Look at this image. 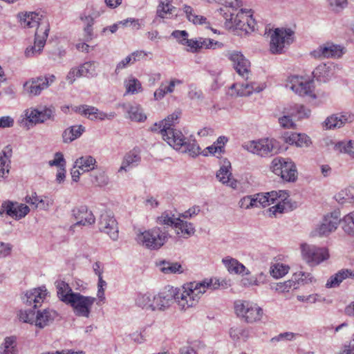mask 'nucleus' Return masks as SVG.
<instances>
[{
    "label": "nucleus",
    "instance_id": "obj_45",
    "mask_svg": "<svg viewBox=\"0 0 354 354\" xmlns=\"http://www.w3.org/2000/svg\"><path fill=\"white\" fill-rule=\"evenodd\" d=\"M159 4L156 15L160 18H165L166 15L172 14L175 7L171 5L172 0H158Z\"/></svg>",
    "mask_w": 354,
    "mask_h": 354
},
{
    "label": "nucleus",
    "instance_id": "obj_1",
    "mask_svg": "<svg viewBox=\"0 0 354 354\" xmlns=\"http://www.w3.org/2000/svg\"><path fill=\"white\" fill-rule=\"evenodd\" d=\"M154 311H165L176 302L181 309L195 307L199 302V282L192 281L180 288L165 286L153 297Z\"/></svg>",
    "mask_w": 354,
    "mask_h": 354
},
{
    "label": "nucleus",
    "instance_id": "obj_31",
    "mask_svg": "<svg viewBox=\"0 0 354 354\" xmlns=\"http://www.w3.org/2000/svg\"><path fill=\"white\" fill-rule=\"evenodd\" d=\"M140 160L141 157L135 149L129 151L124 156L118 172L127 171L130 169L138 165Z\"/></svg>",
    "mask_w": 354,
    "mask_h": 354
},
{
    "label": "nucleus",
    "instance_id": "obj_54",
    "mask_svg": "<svg viewBox=\"0 0 354 354\" xmlns=\"http://www.w3.org/2000/svg\"><path fill=\"white\" fill-rule=\"evenodd\" d=\"M223 46V44L222 43L214 41L212 39L201 37V49H216Z\"/></svg>",
    "mask_w": 354,
    "mask_h": 354
},
{
    "label": "nucleus",
    "instance_id": "obj_6",
    "mask_svg": "<svg viewBox=\"0 0 354 354\" xmlns=\"http://www.w3.org/2000/svg\"><path fill=\"white\" fill-rule=\"evenodd\" d=\"M169 236L165 227H156L149 230L140 232L136 240L138 243L150 250H157L162 247Z\"/></svg>",
    "mask_w": 354,
    "mask_h": 354
},
{
    "label": "nucleus",
    "instance_id": "obj_11",
    "mask_svg": "<svg viewBox=\"0 0 354 354\" xmlns=\"http://www.w3.org/2000/svg\"><path fill=\"white\" fill-rule=\"evenodd\" d=\"M293 31L290 29L276 28L271 35L270 51L273 54H281L286 46L293 41Z\"/></svg>",
    "mask_w": 354,
    "mask_h": 354
},
{
    "label": "nucleus",
    "instance_id": "obj_39",
    "mask_svg": "<svg viewBox=\"0 0 354 354\" xmlns=\"http://www.w3.org/2000/svg\"><path fill=\"white\" fill-rule=\"evenodd\" d=\"M124 86L126 89L125 94L134 95L142 91L141 82L133 75L128 76L124 80Z\"/></svg>",
    "mask_w": 354,
    "mask_h": 354
},
{
    "label": "nucleus",
    "instance_id": "obj_55",
    "mask_svg": "<svg viewBox=\"0 0 354 354\" xmlns=\"http://www.w3.org/2000/svg\"><path fill=\"white\" fill-rule=\"evenodd\" d=\"M50 166H56L59 169L60 167H65L66 160L64 158L62 153L56 152L54 158L48 162Z\"/></svg>",
    "mask_w": 354,
    "mask_h": 354
},
{
    "label": "nucleus",
    "instance_id": "obj_32",
    "mask_svg": "<svg viewBox=\"0 0 354 354\" xmlns=\"http://www.w3.org/2000/svg\"><path fill=\"white\" fill-rule=\"evenodd\" d=\"M160 270L166 274H182L184 268L178 262L162 260L158 264Z\"/></svg>",
    "mask_w": 354,
    "mask_h": 354
},
{
    "label": "nucleus",
    "instance_id": "obj_22",
    "mask_svg": "<svg viewBox=\"0 0 354 354\" xmlns=\"http://www.w3.org/2000/svg\"><path fill=\"white\" fill-rule=\"evenodd\" d=\"M290 88L301 96L308 95L315 99L316 95L313 93V82L304 80L303 77H293L291 80Z\"/></svg>",
    "mask_w": 354,
    "mask_h": 354
},
{
    "label": "nucleus",
    "instance_id": "obj_19",
    "mask_svg": "<svg viewBox=\"0 0 354 354\" xmlns=\"http://www.w3.org/2000/svg\"><path fill=\"white\" fill-rule=\"evenodd\" d=\"M311 55L315 58H338L343 54V48L341 46L327 42L320 45L317 49L311 52Z\"/></svg>",
    "mask_w": 354,
    "mask_h": 354
},
{
    "label": "nucleus",
    "instance_id": "obj_33",
    "mask_svg": "<svg viewBox=\"0 0 354 354\" xmlns=\"http://www.w3.org/2000/svg\"><path fill=\"white\" fill-rule=\"evenodd\" d=\"M55 285L57 289V297L62 301L67 304L68 300L71 299L70 297L75 295V292H73L69 285L62 280H57L55 282Z\"/></svg>",
    "mask_w": 354,
    "mask_h": 354
},
{
    "label": "nucleus",
    "instance_id": "obj_43",
    "mask_svg": "<svg viewBox=\"0 0 354 354\" xmlns=\"http://www.w3.org/2000/svg\"><path fill=\"white\" fill-rule=\"evenodd\" d=\"M176 224L175 230L177 234L188 237L194 233V228L192 223L183 221L180 218Z\"/></svg>",
    "mask_w": 354,
    "mask_h": 354
},
{
    "label": "nucleus",
    "instance_id": "obj_52",
    "mask_svg": "<svg viewBox=\"0 0 354 354\" xmlns=\"http://www.w3.org/2000/svg\"><path fill=\"white\" fill-rule=\"evenodd\" d=\"M281 114L282 115L279 116L278 118V122L280 126L286 129H295L296 127V124L290 115L286 113Z\"/></svg>",
    "mask_w": 354,
    "mask_h": 354
},
{
    "label": "nucleus",
    "instance_id": "obj_7",
    "mask_svg": "<svg viewBox=\"0 0 354 354\" xmlns=\"http://www.w3.org/2000/svg\"><path fill=\"white\" fill-rule=\"evenodd\" d=\"M236 315L248 324L261 321L263 312L257 304L246 300H236L234 302Z\"/></svg>",
    "mask_w": 354,
    "mask_h": 354
},
{
    "label": "nucleus",
    "instance_id": "obj_29",
    "mask_svg": "<svg viewBox=\"0 0 354 354\" xmlns=\"http://www.w3.org/2000/svg\"><path fill=\"white\" fill-rule=\"evenodd\" d=\"M313 78L319 82H326L333 75L332 64H322L313 71Z\"/></svg>",
    "mask_w": 354,
    "mask_h": 354
},
{
    "label": "nucleus",
    "instance_id": "obj_17",
    "mask_svg": "<svg viewBox=\"0 0 354 354\" xmlns=\"http://www.w3.org/2000/svg\"><path fill=\"white\" fill-rule=\"evenodd\" d=\"M18 17L20 19L21 25L24 28H37L36 32L42 34L44 30L41 27L48 23L44 20V16L39 12H26L19 13Z\"/></svg>",
    "mask_w": 354,
    "mask_h": 354
},
{
    "label": "nucleus",
    "instance_id": "obj_9",
    "mask_svg": "<svg viewBox=\"0 0 354 354\" xmlns=\"http://www.w3.org/2000/svg\"><path fill=\"white\" fill-rule=\"evenodd\" d=\"M68 300V305H70L75 315L78 317L88 318L91 308L96 299L93 297L84 296L79 292L75 293Z\"/></svg>",
    "mask_w": 354,
    "mask_h": 354
},
{
    "label": "nucleus",
    "instance_id": "obj_51",
    "mask_svg": "<svg viewBox=\"0 0 354 354\" xmlns=\"http://www.w3.org/2000/svg\"><path fill=\"white\" fill-rule=\"evenodd\" d=\"M230 337L233 340L243 339L246 340L249 337V331L242 328H231L230 330Z\"/></svg>",
    "mask_w": 354,
    "mask_h": 354
},
{
    "label": "nucleus",
    "instance_id": "obj_58",
    "mask_svg": "<svg viewBox=\"0 0 354 354\" xmlns=\"http://www.w3.org/2000/svg\"><path fill=\"white\" fill-rule=\"evenodd\" d=\"M171 36L175 38L178 44L183 45L187 41L189 34L186 30H176L171 32Z\"/></svg>",
    "mask_w": 354,
    "mask_h": 354
},
{
    "label": "nucleus",
    "instance_id": "obj_59",
    "mask_svg": "<svg viewBox=\"0 0 354 354\" xmlns=\"http://www.w3.org/2000/svg\"><path fill=\"white\" fill-rule=\"evenodd\" d=\"M15 205L10 201H6L3 202V207L5 208L6 215L9 216L15 219L17 214H15Z\"/></svg>",
    "mask_w": 354,
    "mask_h": 354
},
{
    "label": "nucleus",
    "instance_id": "obj_25",
    "mask_svg": "<svg viewBox=\"0 0 354 354\" xmlns=\"http://www.w3.org/2000/svg\"><path fill=\"white\" fill-rule=\"evenodd\" d=\"M282 138L285 142L298 147H308L312 144L310 138L305 133H286Z\"/></svg>",
    "mask_w": 354,
    "mask_h": 354
},
{
    "label": "nucleus",
    "instance_id": "obj_23",
    "mask_svg": "<svg viewBox=\"0 0 354 354\" xmlns=\"http://www.w3.org/2000/svg\"><path fill=\"white\" fill-rule=\"evenodd\" d=\"M281 113L290 115L294 120H301L308 118L310 115L311 111L300 104H290L282 107Z\"/></svg>",
    "mask_w": 354,
    "mask_h": 354
},
{
    "label": "nucleus",
    "instance_id": "obj_14",
    "mask_svg": "<svg viewBox=\"0 0 354 354\" xmlns=\"http://www.w3.org/2000/svg\"><path fill=\"white\" fill-rule=\"evenodd\" d=\"M55 79L53 75L32 78L24 84V92L30 97L39 95L55 81Z\"/></svg>",
    "mask_w": 354,
    "mask_h": 354
},
{
    "label": "nucleus",
    "instance_id": "obj_2",
    "mask_svg": "<svg viewBox=\"0 0 354 354\" xmlns=\"http://www.w3.org/2000/svg\"><path fill=\"white\" fill-rule=\"evenodd\" d=\"M225 8H220L219 12L225 19V26L227 28H234L246 33L254 31L256 21L252 17L251 10L237 9L241 6L239 0H225Z\"/></svg>",
    "mask_w": 354,
    "mask_h": 354
},
{
    "label": "nucleus",
    "instance_id": "obj_38",
    "mask_svg": "<svg viewBox=\"0 0 354 354\" xmlns=\"http://www.w3.org/2000/svg\"><path fill=\"white\" fill-rule=\"evenodd\" d=\"M85 128L82 125L72 126L65 129L62 133L63 142L69 143L80 137Z\"/></svg>",
    "mask_w": 354,
    "mask_h": 354
},
{
    "label": "nucleus",
    "instance_id": "obj_26",
    "mask_svg": "<svg viewBox=\"0 0 354 354\" xmlns=\"http://www.w3.org/2000/svg\"><path fill=\"white\" fill-rule=\"evenodd\" d=\"M57 316V313L50 308L37 310L36 315V326L43 328L52 324Z\"/></svg>",
    "mask_w": 354,
    "mask_h": 354
},
{
    "label": "nucleus",
    "instance_id": "obj_60",
    "mask_svg": "<svg viewBox=\"0 0 354 354\" xmlns=\"http://www.w3.org/2000/svg\"><path fill=\"white\" fill-rule=\"evenodd\" d=\"M239 206L245 209L256 207V201L254 199V196H246L242 198L239 201Z\"/></svg>",
    "mask_w": 354,
    "mask_h": 354
},
{
    "label": "nucleus",
    "instance_id": "obj_49",
    "mask_svg": "<svg viewBox=\"0 0 354 354\" xmlns=\"http://www.w3.org/2000/svg\"><path fill=\"white\" fill-rule=\"evenodd\" d=\"M288 270L289 267L288 266L283 263H276L271 266L270 274L274 278L279 279L286 275Z\"/></svg>",
    "mask_w": 354,
    "mask_h": 354
},
{
    "label": "nucleus",
    "instance_id": "obj_21",
    "mask_svg": "<svg viewBox=\"0 0 354 354\" xmlns=\"http://www.w3.org/2000/svg\"><path fill=\"white\" fill-rule=\"evenodd\" d=\"M40 29L44 30V31L42 34H39V32H35L34 45L28 47L25 51L26 57L39 55L44 47L50 30L49 24H44Z\"/></svg>",
    "mask_w": 354,
    "mask_h": 354
},
{
    "label": "nucleus",
    "instance_id": "obj_20",
    "mask_svg": "<svg viewBox=\"0 0 354 354\" xmlns=\"http://www.w3.org/2000/svg\"><path fill=\"white\" fill-rule=\"evenodd\" d=\"M72 216L77 221L71 226V230H74L76 227L81 225H92L95 221V218L93 213L88 211L86 206L75 207L72 210Z\"/></svg>",
    "mask_w": 354,
    "mask_h": 354
},
{
    "label": "nucleus",
    "instance_id": "obj_18",
    "mask_svg": "<svg viewBox=\"0 0 354 354\" xmlns=\"http://www.w3.org/2000/svg\"><path fill=\"white\" fill-rule=\"evenodd\" d=\"M353 121L354 115L347 112L337 113L328 116L322 123V127L328 130L339 129Z\"/></svg>",
    "mask_w": 354,
    "mask_h": 354
},
{
    "label": "nucleus",
    "instance_id": "obj_24",
    "mask_svg": "<svg viewBox=\"0 0 354 354\" xmlns=\"http://www.w3.org/2000/svg\"><path fill=\"white\" fill-rule=\"evenodd\" d=\"M230 169V162L225 159L220 169L216 173V178L223 184H226L227 186L234 189L236 187L237 181L232 177Z\"/></svg>",
    "mask_w": 354,
    "mask_h": 354
},
{
    "label": "nucleus",
    "instance_id": "obj_15",
    "mask_svg": "<svg viewBox=\"0 0 354 354\" xmlns=\"http://www.w3.org/2000/svg\"><path fill=\"white\" fill-rule=\"evenodd\" d=\"M266 194L270 204H273L275 202L277 203L275 205L269 209L272 214L276 215L277 213H283L290 209V201L288 200L289 195L286 191H272Z\"/></svg>",
    "mask_w": 354,
    "mask_h": 354
},
{
    "label": "nucleus",
    "instance_id": "obj_40",
    "mask_svg": "<svg viewBox=\"0 0 354 354\" xmlns=\"http://www.w3.org/2000/svg\"><path fill=\"white\" fill-rule=\"evenodd\" d=\"M178 221H180L179 217H176L174 214L167 211L164 212L161 216H158L157 218V223L165 227L167 231L169 227H174L175 229Z\"/></svg>",
    "mask_w": 354,
    "mask_h": 354
},
{
    "label": "nucleus",
    "instance_id": "obj_56",
    "mask_svg": "<svg viewBox=\"0 0 354 354\" xmlns=\"http://www.w3.org/2000/svg\"><path fill=\"white\" fill-rule=\"evenodd\" d=\"M30 212V208L28 205L25 204H17L16 203L15 205V214H17L15 216L16 220H19L24 217H25Z\"/></svg>",
    "mask_w": 354,
    "mask_h": 354
},
{
    "label": "nucleus",
    "instance_id": "obj_28",
    "mask_svg": "<svg viewBox=\"0 0 354 354\" xmlns=\"http://www.w3.org/2000/svg\"><path fill=\"white\" fill-rule=\"evenodd\" d=\"M351 278L354 279V270L350 269H342L328 279L326 287L333 288L338 287L343 280Z\"/></svg>",
    "mask_w": 354,
    "mask_h": 354
},
{
    "label": "nucleus",
    "instance_id": "obj_4",
    "mask_svg": "<svg viewBox=\"0 0 354 354\" xmlns=\"http://www.w3.org/2000/svg\"><path fill=\"white\" fill-rule=\"evenodd\" d=\"M164 140L174 149L187 153L189 156L196 158L199 154V147L196 145V140L190 136L186 138L182 132L176 129H162L159 131Z\"/></svg>",
    "mask_w": 354,
    "mask_h": 354
},
{
    "label": "nucleus",
    "instance_id": "obj_8",
    "mask_svg": "<svg viewBox=\"0 0 354 354\" xmlns=\"http://www.w3.org/2000/svg\"><path fill=\"white\" fill-rule=\"evenodd\" d=\"M271 170L287 182H295L297 179L296 165L290 158L277 157L272 160Z\"/></svg>",
    "mask_w": 354,
    "mask_h": 354
},
{
    "label": "nucleus",
    "instance_id": "obj_41",
    "mask_svg": "<svg viewBox=\"0 0 354 354\" xmlns=\"http://www.w3.org/2000/svg\"><path fill=\"white\" fill-rule=\"evenodd\" d=\"M335 198L339 204L354 202V187H348L342 189L335 196Z\"/></svg>",
    "mask_w": 354,
    "mask_h": 354
},
{
    "label": "nucleus",
    "instance_id": "obj_63",
    "mask_svg": "<svg viewBox=\"0 0 354 354\" xmlns=\"http://www.w3.org/2000/svg\"><path fill=\"white\" fill-rule=\"evenodd\" d=\"M183 46H186V51L189 53H196L199 50V42L197 40L187 39Z\"/></svg>",
    "mask_w": 354,
    "mask_h": 354
},
{
    "label": "nucleus",
    "instance_id": "obj_30",
    "mask_svg": "<svg viewBox=\"0 0 354 354\" xmlns=\"http://www.w3.org/2000/svg\"><path fill=\"white\" fill-rule=\"evenodd\" d=\"M180 115L181 111L179 110H176L173 113L168 115L165 120H162L159 123H156L154 126L151 127V131H161L162 129H166L167 128L173 129V127L176 124L178 123V119Z\"/></svg>",
    "mask_w": 354,
    "mask_h": 354
},
{
    "label": "nucleus",
    "instance_id": "obj_13",
    "mask_svg": "<svg viewBox=\"0 0 354 354\" xmlns=\"http://www.w3.org/2000/svg\"><path fill=\"white\" fill-rule=\"evenodd\" d=\"M303 259L311 266H317L329 257L328 250L307 243L301 246Z\"/></svg>",
    "mask_w": 354,
    "mask_h": 354
},
{
    "label": "nucleus",
    "instance_id": "obj_3",
    "mask_svg": "<svg viewBox=\"0 0 354 354\" xmlns=\"http://www.w3.org/2000/svg\"><path fill=\"white\" fill-rule=\"evenodd\" d=\"M228 58L233 63L236 72L243 77L248 80L250 73V62L238 51H232L228 53ZM232 89H235L237 95L239 96H249L253 92L259 93L265 88L264 84H259L255 82H248L241 84H234L231 86Z\"/></svg>",
    "mask_w": 354,
    "mask_h": 354
},
{
    "label": "nucleus",
    "instance_id": "obj_12",
    "mask_svg": "<svg viewBox=\"0 0 354 354\" xmlns=\"http://www.w3.org/2000/svg\"><path fill=\"white\" fill-rule=\"evenodd\" d=\"M340 212L335 210L324 216L322 222L310 233L312 236H328L336 230L341 222Z\"/></svg>",
    "mask_w": 354,
    "mask_h": 354
},
{
    "label": "nucleus",
    "instance_id": "obj_48",
    "mask_svg": "<svg viewBox=\"0 0 354 354\" xmlns=\"http://www.w3.org/2000/svg\"><path fill=\"white\" fill-rule=\"evenodd\" d=\"M342 223V229L344 231L349 234L354 235V211L350 212L344 216L342 219H341Z\"/></svg>",
    "mask_w": 354,
    "mask_h": 354
},
{
    "label": "nucleus",
    "instance_id": "obj_35",
    "mask_svg": "<svg viewBox=\"0 0 354 354\" xmlns=\"http://www.w3.org/2000/svg\"><path fill=\"white\" fill-rule=\"evenodd\" d=\"M122 106L125 109L128 114V118L131 120L137 122L145 121L147 116L142 113V110L140 105L134 104H122Z\"/></svg>",
    "mask_w": 354,
    "mask_h": 354
},
{
    "label": "nucleus",
    "instance_id": "obj_62",
    "mask_svg": "<svg viewBox=\"0 0 354 354\" xmlns=\"http://www.w3.org/2000/svg\"><path fill=\"white\" fill-rule=\"evenodd\" d=\"M36 114H38V109L30 108L26 110L25 117L29 123L36 124H38V120H36Z\"/></svg>",
    "mask_w": 354,
    "mask_h": 354
},
{
    "label": "nucleus",
    "instance_id": "obj_42",
    "mask_svg": "<svg viewBox=\"0 0 354 354\" xmlns=\"http://www.w3.org/2000/svg\"><path fill=\"white\" fill-rule=\"evenodd\" d=\"M97 66V64L95 62L89 61L80 65L79 66V68L80 70V73H82V77L91 78L96 77L97 75L96 71Z\"/></svg>",
    "mask_w": 354,
    "mask_h": 354
},
{
    "label": "nucleus",
    "instance_id": "obj_16",
    "mask_svg": "<svg viewBox=\"0 0 354 354\" xmlns=\"http://www.w3.org/2000/svg\"><path fill=\"white\" fill-rule=\"evenodd\" d=\"M98 227L100 232L109 235L112 240L116 241L118 239V223L112 212L106 211L101 214Z\"/></svg>",
    "mask_w": 354,
    "mask_h": 354
},
{
    "label": "nucleus",
    "instance_id": "obj_57",
    "mask_svg": "<svg viewBox=\"0 0 354 354\" xmlns=\"http://www.w3.org/2000/svg\"><path fill=\"white\" fill-rule=\"evenodd\" d=\"M201 31H203V34L207 36L209 35V32L214 34L218 33L216 29L211 26V24L207 21V19L202 16H201Z\"/></svg>",
    "mask_w": 354,
    "mask_h": 354
},
{
    "label": "nucleus",
    "instance_id": "obj_50",
    "mask_svg": "<svg viewBox=\"0 0 354 354\" xmlns=\"http://www.w3.org/2000/svg\"><path fill=\"white\" fill-rule=\"evenodd\" d=\"M54 113L53 107H44L38 109V115H39L38 123H44L48 120L53 119Z\"/></svg>",
    "mask_w": 354,
    "mask_h": 354
},
{
    "label": "nucleus",
    "instance_id": "obj_37",
    "mask_svg": "<svg viewBox=\"0 0 354 354\" xmlns=\"http://www.w3.org/2000/svg\"><path fill=\"white\" fill-rule=\"evenodd\" d=\"M95 164L96 160L93 156H85L77 158L75 161L74 168H78L82 172H86L94 169Z\"/></svg>",
    "mask_w": 354,
    "mask_h": 354
},
{
    "label": "nucleus",
    "instance_id": "obj_64",
    "mask_svg": "<svg viewBox=\"0 0 354 354\" xmlns=\"http://www.w3.org/2000/svg\"><path fill=\"white\" fill-rule=\"evenodd\" d=\"M223 151V147L221 145L216 146L215 145H212L206 147L203 151L201 152L204 156H207L209 154L215 155L217 152L221 153Z\"/></svg>",
    "mask_w": 354,
    "mask_h": 354
},
{
    "label": "nucleus",
    "instance_id": "obj_46",
    "mask_svg": "<svg viewBox=\"0 0 354 354\" xmlns=\"http://www.w3.org/2000/svg\"><path fill=\"white\" fill-rule=\"evenodd\" d=\"M297 283L293 280H288L284 282H279L270 284V288L277 292H289L291 288L297 289L298 288Z\"/></svg>",
    "mask_w": 354,
    "mask_h": 354
},
{
    "label": "nucleus",
    "instance_id": "obj_34",
    "mask_svg": "<svg viewBox=\"0 0 354 354\" xmlns=\"http://www.w3.org/2000/svg\"><path fill=\"white\" fill-rule=\"evenodd\" d=\"M154 295L149 293H139L135 299V304L139 308L147 310L154 311Z\"/></svg>",
    "mask_w": 354,
    "mask_h": 354
},
{
    "label": "nucleus",
    "instance_id": "obj_36",
    "mask_svg": "<svg viewBox=\"0 0 354 354\" xmlns=\"http://www.w3.org/2000/svg\"><path fill=\"white\" fill-rule=\"evenodd\" d=\"M0 354H19L16 336L6 337L0 345Z\"/></svg>",
    "mask_w": 354,
    "mask_h": 354
},
{
    "label": "nucleus",
    "instance_id": "obj_27",
    "mask_svg": "<svg viewBox=\"0 0 354 354\" xmlns=\"http://www.w3.org/2000/svg\"><path fill=\"white\" fill-rule=\"evenodd\" d=\"M222 262L230 274H241L245 273L246 275L250 274V271L243 263L231 257L223 258Z\"/></svg>",
    "mask_w": 354,
    "mask_h": 354
},
{
    "label": "nucleus",
    "instance_id": "obj_10",
    "mask_svg": "<svg viewBox=\"0 0 354 354\" xmlns=\"http://www.w3.org/2000/svg\"><path fill=\"white\" fill-rule=\"evenodd\" d=\"M243 147L248 151L261 157L272 156L278 151L276 141L269 139L250 141L245 143Z\"/></svg>",
    "mask_w": 354,
    "mask_h": 354
},
{
    "label": "nucleus",
    "instance_id": "obj_47",
    "mask_svg": "<svg viewBox=\"0 0 354 354\" xmlns=\"http://www.w3.org/2000/svg\"><path fill=\"white\" fill-rule=\"evenodd\" d=\"M11 153L12 151L10 149L8 151H3L2 152L0 157V177H4V175L9 172Z\"/></svg>",
    "mask_w": 354,
    "mask_h": 354
},
{
    "label": "nucleus",
    "instance_id": "obj_53",
    "mask_svg": "<svg viewBox=\"0 0 354 354\" xmlns=\"http://www.w3.org/2000/svg\"><path fill=\"white\" fill-rule=\"evenodd\" d=\"M202 288H207L212 290L219 288L218 279L210 278L204 279L201 281V294L205 292V290L203 291L201 290Z\"/></svg>",
    "mask_w": 354,
    "mask_h": 354
},
{
    "label": "nucleus",
    "instance_id": "obj_61",
    "mask_svg": "<svg viewBox=\"0 0 354 354\" xmlns=\"http://www.w3.org/2000/svg\"><path fill=\"white\" fill-rule=\"evenodd\" d=\"M254 199L256 201V207H265L270 205L266 194H257L254 195Z\"/></svg>",
    "mask_w": 354,
    "mask_h": 354
},
{
    "label": "nucleus",
    "instance_id": "obj_5",
    "mask_svg": "<svg viewBox=\"0 0 354 354\" xmlns=\"http://www.w3.org/2000/svg\"><path fill=\"white\" fill-rule=\"evenodd\" d=\"M47 290L45 287L33 288L28 290L22 297L24 303L28 306L33 304V309L21 310L19 313V317L24 323L35 324L36 325V315L35 309L41 306L44 301Z\"/></svg>",
    "mask_w": 354,
    "mask_h": 354
},
{
    "label": "nucleus",
    "instance_id": "obj_44",
    "mask_svg": "<svg viewBox=\"0 0 354 354\" xmlns=\"http://www.w3.org/2000/svg\"><path fill=\"white\" fill-rule=\"evenodd\" d=\"M334 150L340 153H345L354 158V141H341L335 144Z\"/></svg>",
    "mask_w": 354,
    "mask_h": 354
}]
</instances>
